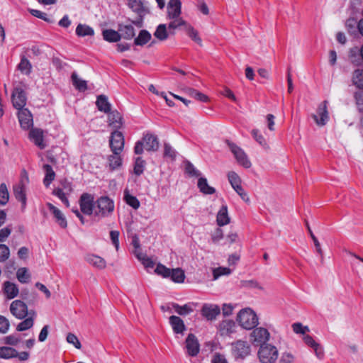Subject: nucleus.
<instances>
[{
    "instance_id": "f257e3e1",
    "label": "nucleus",
    "mask_w": 363,
    "mask_h": 363,
    "mask_svg": "<svg viewBox=\"0 0 363 363\" xmlns=\"http://www.w3.org/2000/svg\"><path fill=\"white\" fill-rule=\"evenodd\" d=\"M237 321L245 330H252L259 324V318L256 313L250 308L240 311L237 315Z\"/></svg>"
},
{
    "instance_id": "f03ea898",
    "label": "nucleus",
    "mask_w": 363,
    "mask_h": 363,
    "mask_svg": "<svg viewBox=\"0 0 363 363\" xmlns=\"http://www.w3.org/2000/svg\"><path fill=\"white\" fill-rule=\"evenodd\" d=\"M13 91L11 95V100L13 106L15 108L21 110L25 108L26 104V95L25 90L26 85L22 82H16L13 83Z\"/></svg>"
},
{
    "instance_id": "7ed1b4c3",
    "label": "nucleus",
    "mask_w": 363,
    "mask_h": 363,
    "mask_svg": "<svg viewBox=\"0 0 363 363\" xmlns=\"http://www.w3.org/2000/svg\"><path fill=\"white\" fill-rule=\"evenodd\" d=\"M29 182L28 175L26 170L21 173L19 182L13 186V194L17 200L21 202L24 208L26 205V187Z\"/></svg>"
},
{
    "instance_id": "20e7f679",
    "label": "nucleus",
    "mask_w": 363,
    "mask_h": 363,
    "mask_svg": "<svg viewBox=\"0 0 363 363\" xmlns=\"http://www.w3.org/2000/svg\"><path fill=\"white\" fill-rule=\"evenodd\" d=\"M277 348L270 344L261 345L258 351V357L262 363H274L278 358Z\"/></svg>"
},
{
    "instance_id": "39448f33",
    "label": "nucleus",
    "mask_w": 363,
    "mask_h": 363,
    "mask_svg": "<svg viewBox=\"0 0 363 363\" xmlns=\"http://www.w3.org/2000/svg\"><path fill=\"white\" fill-rule=\"evenodd\" d=\"M96 210L94 213L96 216H108L114 210V203L108 196H101L96 201Z\"/></svg>"
},
{
    "instance_id": "423d86ee",
    "label": "nucleus",
    "mask_w": 363,
    "mask_h": 363,
    "mask_svg": "<svg viewBox=\"0 0 363 363\" xmlns=\"http://www.w3.org/2000/svg\"><path fill=\"white\" fill-rule=\"evenodd\" d=\"M270 333L267 328L255 327L250 334V341L255 346H261L267 344L269 340Z\"/></svg>"
},
{
    "instance_id": "0eeeda50",
    "label": "nucleus",
    "mask_w": 363,
    "mask_h": 363,
    "mask_svg": "<svg viewBox=\"0 0 363 363\" xmlns=\"http://www.w3.org/2000/svg\"><path fill=\"white\" fill-rule=\"evenodd\" d=\"M128 4L129 8L138 16L136 20L131 22L137 27L142 28L143 26V18L148 12L147 9L140 0H129Z\"/></svg>"
},
{
    "instance_id": "6e6552de",
    "label": "nucleus",
    "mask_w": 363,
    "mask_h": 363,
    "mask_svg": "<svg viewBox=\"0 0 363 363\" xmlns=\"http://www.w3.org/2000/svg\"><path fill=\"white\" fill-rule=\"evenodd\" d=\"M96 204L94 197L89 193H83L79 199L80 211L83 214L91 216L94 213V208Z\"/></svg>"
},
{
    "instance_id": "1a4fd4ad",
    "label": "nucleus",
    "mask_w": 363,
    "mask_h": 363,
    "mask_svg": "<svg viewBox=\"0 0 363 363\" xmlns=\"http://www.w3.org/2000/svg\"><path fill=\"white\" fill-rule=\"evenodd\" d=\"M227 144L238 163L245 168H250L252 164L245 151L233 143L227 141Z\"/></svg>"
},
{
    "instance_id": "9d476101",
    "label": "nucleus",
    "mask_w": 363,
    "mask_h": 363,
    "mask_svg": "<svg viewBox=\"0 0 363 363\" xmlns=\"http://www.w3.org/2000/svg\"><path fill=\"white\" fill-rule=\"evenodd\" d=\"M124 137L121 132L114 130L111 133L109 145L112 152H122L124 147Z\"/></svg>"
},
{
    "instance_id": "9b49d317",
    "label": "nucleus",
    "mask_w": 363,
    "mask_h": 363,
    "mask_svg": "<svg viewBox=\"0 0 363 363\" xmlns=\"http://www.w3.org/2000/svg\"><path fill=\"white\" fill-rule=\"evenodd\" d=\"M232 353L236 358H245L250 353V346L243 340H238L232 343Z\"/></svg>"
},
{
    "instance_id": "f8f14e48",
    "label": "nucleus",
    "mask_w": 363,
    "mask_h": 363,
    "mask_svg": "<svg viewBox=\"0 0 363 363\" xmlns=\"http://www.w3.org/2000/svg\"><path fill=\"white\" fill-rule=\"evenodd\" d=\"M10 311L13 316L18 319H23L28 314L27 305L21 300L13 301L10 306Z\"/></svg>"
},
{
    "instance_id": "ddd939ff",
    "label": "nucleus",
    "mask_w": 363,
    "mask_h": 363,
    "mask_svg": "<svg viewBox=\"0 0 363 363\" xmlns=\"http://www.w3.org/2000/svg\"><path fill=\"white\" fill-rule=\"evenodd\" d=\"M186 353L190 357H196L199 353L200 345L197 337L192 333L188 335L185 340Z\"/></svg>"
},
{
    "instance_id": "4468645a",
    "label": "nucleus",
    "mask_w": 363,
    "mask_h": 363,
    "mask_svg": "<svg viewBox=\"0 0 363 363\" xmlns=\"http://www.w3.org/2000/svg\"><path fill=\"white\" fill-rule=\"evenodd\" d=\"M201 313L207 320H213L220 313V308L216 304L204 303L201 308Z\"/></svg>"
},
{
    "instance_id": "2eb2a0df",
    "label": "nucleus",
    "mask_w": 363,
    "mask_h": 363,
    "mask_svg": "<svg viewBox=\"0 0 363 363\" xmlns=\"http://www.w3.org/2000/svg\"><path fill=\"white\" fill-rule=\"evenodd\" d=\"M318 114L312 116L316 124L319 126L325 125L329 119L328 112L327 110V101H324L321 103L317 110Z\"/></svg>"
},
{
    "instance_id": "dca6fc26",
    "label": "nucleus",
    "mask_w": 363,
    "mask_h": 363,
    "mask_svg": "<svg viewBox=\"0 0 363 363\" xmlns=\"http://www.w3.org/2000/svg\"><path fill=\"white\" fill-rule=\"evenodd\" d=\"M47 206L49 208L55 222L62 228H66L67 227V221L64 213L50 203H47Z\"/></svg>"
},
{
    "instance_id": "f3484780",
    "label": "nucleus",
    "mask_w": 363,
    "mask_h": 363,
    "mask_svg": "<svg viewBox=\"0 0 363 363\" xmlns=\"http://www.w3.org/2000/svg\"><path fill=\"white\" fill-rule=\"evenodd\" d=\"M18 118L22 128L27 130L33 125V116L28 108L18 110Z\"/></svg>"
},
{
    "instance_id": "a211bd4d",
    "label": "nucleus",
    "mask_w": 363,
    "mask_h": 363,
    "mask_svg": "<svg viewBox=\"0 0 363 363\" xmlns=\"http://www.w3.org/2000/svg\"><path fill=\"white\" fill-rule=\"evenodd\" d=\"M182 3L180 0H169L167 4V16L169 18L180 16Z\"/></svg>"
},
{
    "instance_id": "6ab92c4d",
    "label": "nucleus",
    "mask_w": 363,
    "mask_h": 363,
    "mask_svg": "<svg viewBox=\"0 0 363 363\" xmlns=\"http://www.w3.org/2000/svg\"><path fill=\"white\" fill-rule=\"evenodd\" d=\"M304 342L310 347L313 348L318 358L321 359L323 357L324 352L323 347L315 341V340L308 335L303 337Z\"/></svg>"
},
{
    "instance_id": "aec40b11",
    "label": "nucleus",
    "mask_w": 363,
    "mask_h": 363,
    "mask_svg": "<svg viewBox=\"0 0 363 363\" xmlns=\"http://www.w3.org/2000/svg\"><path fill=\"white\" fill-rule=\"evenodd\" d=\"M142 141L145 145V149L147 151H156L159 147V142L157 136L152 134L144 135Z\"/></svg>"
},
{
    "instance_id": "412c9836",
    "label": "nucleus",
    "mask_w": 363,
    "mask_h": 363,
    "mask_svg": "<svg viewBox=\"0 0 363 363\" xmlns=\"http://www.w3.org/2000/svg\"><path fill=\"white\" fill-rule=\"evenodd\" d=\"M108 125L115 129H119L123 125L122 116L117 111L108 112Z\"/></svg>"
},
{
    "instance_id": "4be33fe9",
    "label": "nucleus",
    "mask_w": 363,
    "mask_h": 363,
    "mask_svg": "<svg viewBox=\"0 0 363 363\" xmlns=\"http://www.w3.org/2000/svg\"><path fill=\"white\" fill-rule=\"evenodd\" d=\"M84 259L89 264L100 269H104L106 266L104 258L94 254L86 255Z\"/></svg>"
},
{
    "instance_id": "5701e85b",
    "label": "nucleus",
    "mask_w": 363,
    "mask_h": 363,
    "mask_svg": "<svg viewBox=\"0 0 363 363\" xmlns=\"http://www.w3.org/2000/svg\"><path fill=\"white\" fill-rule=\"evenodd\" d=\"M169 323L172 325L173 331L177 334H183L184 331L186 330L184 321L178 316H170Z\"/></svg>"
},
{
    "instance_id": "b1692460",
    "label": "nucleus",
    "mask_w": 363,
    "mask_h": 363,
    "mask_svg": "<svg viewBox=\"0 0 363 363\" xmlns=\"http://www.w3.org/2000/svg\"><path fill=\"white\" fill-rule=\"evenodd\" d=\"M216 221L219 226H223L230 223V218L228 216V207L226 205H223L218 211Z\"/></svg>"
},
{
    "instance_id": "393cba45",
    "label": "nucleus",
    "mask_w": 363,
    "mask_h": 363,
    "mask_svg": "<svg viewBox=\"0 0 363 363\" xmlns=\"http://www.w3.org/2000/svg\"><path fill=\"white\" fill-rule=\"evenodd\" d=\"M349 57L352 62L360 65L363 62V45L360 48L354 47L350 51Z\"/></svg>"
},
{
    "instance_id": "a878e982",
    "label": "nucleus",
    "mask_w": 363,
    "mask_h": 363,
    "mask_svg": "<svg viewBox=\"0 0 363 363\" xmlns=\"http://www.w3.org/2000/svg\"><path fill=\"white\" fill-rule=\"evenodd\" d=\"M30 140L40 149L44 147L43 131L40 129H32L30 132Z\"/></svg>"
},
{
    "instance_id": "bb28decb",
    "label": "nucleus",
    "mask_w": 363,
    "mask_h": 363,
    "mask_svg": "<svg viewBox=\"0 0 363 363\" xmlns=\"http://www.w3.org/2000/svg\"><path fill=\"white\" fill-rule=\"evenodd\" d=\"M235 323L232 320H223L219 325V330L222 335H227L235 331Z\"/></svg>"
},
{
    "instance_id": "cd10ccee",
    "label": "nucleus",
    "mask_w": 363,
    "mask_h": 363,
    "mask_svg": "<svg viewBox=\"0 0 363 363\" xmlns=\"http://www.w3.org/2000/svg\"><path fill=\"white\" fill-rule=\"evenodd\" d=\"M4 293L8 298L12 299L18 294V288L15 284L7 281L4 284Z\"/></svg>"
},
{
    "instance_id": "c85d7f7f",
    "label": "nucleus",
    "mask_w": 363,
    "mask_h": 363,
    "mask_svg": "<svg viewBox=\"0 0 363 363\" xmlns=\"http://www.w3.org/2000/svg\"><path fill=\"white\" fill-rule=\"evenodd\" d=\"M102 34L104 39L110 43L118 42L121 38V34L112 29L104 30Z\"/></svg>"
},
{
    "instance_id": "c756f323",
    "label": "nucleus",
    "mask_w": 363,
    "mask_h": 363,
    "mask_svg": "<svg viewBox=\"0 0 363 363\" xmlns=\"http://www.w3.org/2000/svg\"><path fill=\"white\" fill-rule=\"evenodd\" d=\"M98 109L104 113H108L111 111V104L108 98L105 95H99L96 101Z\"/></svg>"
},
{
    "instance_id": "7c9ffc66",
    "label": "nucleus",
    "mask_w": 363,
    "mask_h": 363,
    "mask_svg": "<svg viewBox=\"0 0 363 363\" xmlns=\"http://www.w3.org/2000/svg\"><path fill=\"white\" fill-rule=\"evenodd\" d=\"M118 31L121 33V38L127 40L132 39L135 35V29L131 25H119Z\"/></svg>"
},
{
    "instance_id": "2f4dec72",
    "label": "nucleus",
    "mask_w": 363,
    "mask_h": 363,
    "mask_svg": "<svg viewBox=\"0 0 363 363\" xmlns=\"http://www.w3.org/2000/svg\"><path fill=\"white\" fill-rule=\"evenodd\" d=\"M197 186L200 191L204 194H213L216 192V189L208 185L205 177H200L199 179Z\"/></svg>"
},
{
    "instance_id": "473e14b6",
    "label": "nucleus",
    "mask_w": 363,
    "mask_h": 363,
    "mask_svg": "<svg viewBox=\"0 0 363 363\" xmlns=\"http://www.w3.org/2000/svg\"><path fill=\"white\" fill-rule=\"evenodd\" d=\"M76 34L79 37L92 36L94 30L88 25L79 23L76 28Z\"/></svg>"
},
{
    "instance_id": "72a5a7b5",
    "label": "nucleus",
    "mask_w": 363,
    "mask_h": 363,
    "mask_svg": "<svg viewBox=\"0 0 363 363\" xmlns=\"http://www.w3.org/2000/svg\"><path fill=\"white\" fill-rule=\"evenodd\" d=\"M121 152H113V155L108 157L109 167L112 170H114L122 164Z\"/></svg>"
},
{
    "instance_id": "f704fd0d",
    "label": "nucleus",
    "mask_w": 363,
    "mask_h": 363,
    "mask_svg": "<svg viewBox=\"0 0 363 363\" xmlns=\"http://www.w3.org/2000/svg\"><path fill=\"white\" fill-rule=\"evenodd\" d=\"M151 39V34L146 30H142L138 36L135 38L134 43L137 45L143 46Z\"/></svg>"
},
{
    "instance_id": "c9c22d12",
    "label": "nucleus",
    "mask_w": 363,
    "mask_h": 363,
    "mask_svg": "<svg viewBox=\"0 0 363 363\" xmlns=\"http://www.w3.org/2000/svg\"><path fill=\"white\" fill-rule=\"evenodd\" d=\"M169 277L175 283H183L185 279V274L180 268L172 269L170 271Z\"/></svg>"
},
{
    "instance_id": "e433bc0d",
    "label": "nucleus",
    "mask_w": 363,
    "mask_h": 363,
    "mask_svg": "<svg viewBox=\"0 0 363 363\" xmlns=\"http://www.w3.org/2000/svg\"><path fill=\"white\" fill-rule=\"evenodd\" d=\"M352 81L354 85L363 89V69H355L352 73Z\"/></svg>"
},
{
    "instance_id": "4c0bfd02",
    "label": "nucleus",
    "mask_w": 363,
    "mask_h": 363,
    "mask_svg": "<svg viewBox=\"0 0 363 363\" xmlns=\"http://www.w3.org/2000/svg\"><path fill=\"white\" fill-rule=\"evenodd\" d=\"M124 200L128 205L135 210L140 207L139 200L135 196L130 194L128 189L124 191Z\"/></svg>"
},
{
    "instance_id": "58836bf2",
    "label": "nucleus",
    "mask_w": 363,
    "mask_h": 363,
    "mask_svg": "<svg viewBox=\"0 0 363 363\" xmlns=\"http://www.w3.org/2000/svg\"><path fill=\"white\" fill-rule=\"evenodd\" d=\"M172 308L176 313L181 315H185L193 311V308L190 304L179 306L178 303H172Z\"/></svg>"
},
{
    "instance_id": "ea45409f",
    "label": "nucleus",
    "mask_w": 363,
    "mask_h": 363,
    "mask_svg": "<svg viewBox=\"0 0 363 363\" xmlns=\"http://www.w3.org/2000/svg\"><path fill=\"white\" fill-rule=\"evenodd\" d=\"M72 80L73 85L80 91H84L87 89L86 82L82 80L78 77L76 72H73L72 74Z\"/></svg>"
},
{
    "instance_id": "a19ab883",
    "label": "nucleus",
    "mask_w": 363,
    "mask_h": 363,
    "mask_svg": "<svg viewBox=\"0 0 363 363\" xmlns=\"http://www.w3.org/2000/svg\"><path fill=\"white\" fill-rule=\"evenodd\" d=\"M31 65L30 62L25 57H22L21 62L18 65V69L23 74L28 75L31 70Z\"/></svg>"
},
{
    "instance_id": "79ce46f5",
    "label": "nucleus",
    "mask_w": 363,
    "mask_h": 363,
    "mask_svg": "<svg viewBox=\"0 0 363 363\" xmlns=\"http://www.w3.org/2000/svg\"><path fill=\"white\" fill-rule=\"evenodd\" d=\"M17 350L10 347H0V357L3 359H10L16 357Z\"/></svg>"
},
{
    "instance_id": "37998d69",
    "label": "nucleus",
    "mask_w": 363,
    "mask_h": 363,
    "mask_svg": "<svg viewBox=\"0 0 363 363\" xmlns=\"http://www.w3.org/2000/svg\"><path fill=\"white\" fill-rule=\"evenodd\" d=\"M16 277L21 283H28L30 281V275L26 267L19 268L16 272Z\"/></svg>"
},
{
    "instance_id": "c03bdc74",
    "label": "nucleus",
    "mask_w": 363,
    "mask_h": 363,
    "mask_svg": "<svg viewBox=\"0 0 363 363\" xmlns=\"http://www.w3.org/2000/svg\"><path fill=\"white\" fill-rule=\"evenodd\" d=\"M155 38L160 40H165L168 38V33L165 24H160L154 33Z\"/></svg>"
},
{
    "instance_id": "a18cd8bd",
    "label": "nucleus",
    "mask_w": 363,
    "mask_h": 363,
    "mask_svg": "<svg viewBox=\"0 0 363 363\" xmlns=\"http://www.w3.org/2000/svg\"><path fill=\"white\" fill-rule=\"evenodd\" d=\"M186 31L189 38H191L192 40L198 43L200 46H202V40L201 38L199 36L198 31L195 30L194 27H192L190 24L186 25Z\"/></svg>"
},
{
    "instance_id": "49530a36",
    "label": "nucleus",
    "mask_w": 363,
    "mask_h": 363,
    "mask_svg": "<svg viewBox=\"0 0 363 363\" xmlns=\"http://www.w3.org/2000/svg\"><path fill=\"white\" fill-rule=\"evenodd\" d=\"M228 179L233 189L241 185V179L240 177L233 171L228 173Z\"/></svg>"
},
{
    "instance_id": "de8ad7c7",
    "label": "nucleus",
    "mask_w": 363,
    "mask_h": 363,
    "mask_svg": "<svg viewBox=\"0 0 363 363\" xmlns=\"http://www.w3.org/2000/svg\"><path fill=\"white\" fill-rule=\"evenodd\" d=\"M145 162L140 157H138L135 159L134 165V174L137 176L141 175L145 169Z\"/></svg>"
},
{
    "instance_id": "09e8293b",
    "label": "nucleus",
    "mask_w": 363,
    "mask_h": 363,
    "mask_svg": "<svg viewBox=\"0 0 363 363\" xmlns=\"http://www.w3.org/2000/svg\"><path fill=\"white\" fill-rule=\"evenodd\" d=\"M171 19L172 21L168 25L169 29H176L179 26H184V29L186 30V25H189L184 20H183L179 16L177 18H172Z\"/></svg>"
},
{
    "instance_id": "8fccbe9b",
    "label": "nucleus",
    "mask_w": 363,
    "mask_h": 363,
    "mask_svg": "<svg viewBox=\"0 0 363 363\" xmlns=\"http://www.w3.org/2000/svg\"><path fill=\"white\" fill-rule=\"evenodd\" d=\"M9 199V194L6 185L2 183L0 185V203L5 205Z\"/></svg>"
},
{
    "instance_id": "3c124183",
    "label": "nucleus",
    "mask_w": 363,
    "mask_h": 363,
    "mask_svg": "<svg viewBox=\"0 0 363 363\" xmlns=\"http://www.w3.org/2000/svg\"><path fill=\"white\" fill-rule=\"evenodd\" d=\"M33 325V318L30 316L20 323L16 328L18 331H23L30 328Z\"/></svg>"
},
{
    "instance_id": "603ef678",
    "label": "nucleus",
    "mask_w": 363,
    "mask_h": 363,
    "mask_svg": "<svg viewBox=\"0 0 363 363\" xmlns=\"http://www.w3.org/2000/svg\"><path fill=\"white\" fill-rule=\"evenodd\" d=\"M170 271L171 269L166 267L162 264H158L155 269V272L157 274L162 276L164 278H168L170 277Z\"/></svg>"
},
{
    "instance_id": "864d4df0",
    "label": "nucleus",
    "mask_w": 363,
    "mask_h": 363,
    "mask_svg": "<svg viewBox=\"0 0 363 363\" xmlns=\"http://www.w3.org/2000/svg\"><path fill=\"white\" fill-rule=\"evenodd\" d=\"M231 274V269H230L228 267H218L213 269V279H218L220 276L223 275H229Z\"/></svg>"
},
{
    "instance_id": "5fc2aeb1",
    "label": "nucleus",
    "mask_w": 363,
    "mask_h": 363,
    "mask_svg": "<svg viewBox=\"0 0 363 363\" xmlns=\"http://www.w3.org/2000/svg\"><path fill=\"white\" fill-rule=\"evenodd\" d=\"M252 135L253 138L262 146L267 147V143L264 136L259 133L257 129H253L252 130Z\"/></svg>"
},
{
    "instance_id": "6e6d98bb",
    "label": "nucleus",
    "mask_w": 363,
    "mask_h": 363,
    "mask_svg": "<svg viewBox=\"0 0 363 363\" xmlns=\"http://www.w3.org/2000/svg\"><path fill=\"white\" fill-rule=\"evenodd\" d=\"M10 256V250L4 244H0V262L6 261Z\"/></svg>"
},
{
    "instance_id": "4d7b16f0",
    "label": "nucleus",
    "mask_w": 363,
    "mask_h": 363,
    "mask_svg": "<svg viewBox=\"0 0 363 363\" xmlns=\"http://www.w3.org/2000/svg\"><path fill=\"white\" fill-rule=\"evenodd\" d=\"M293 331L296 334L306 335L309 332L308 326L303 325L301 323H295L292 325Z\"/></svg>"
},
{
    "instance_id": "13d9d810",
    "label": "nucleus",
    "mask_w": 363,
    "mask_h": 363,
    "mask_svg": "<svg viewBox=\"0 0 363 363\" xmlns=\"http://www.w3.org/2000/svg\"><path fill=\"white\" fill-rule=\"evenodd\" d=\"M186 172L191 177H199L201 172L195 168V167L190 162H187L185 165Z\"/></svg>"
},
{
    "instance_id": "bf43d9fd",
    "label": "nucleus",
    "mask_w": 363,
    "mask_h": 363,
    "mask_svg": "<svg viewBox=\"0 0 363 363\" xmlns=\"http://www.w3.org/2000/svg\"><path fill=\"white\" fill-rule=\"evenodd\" d=\"M137 257L142 262L145 268H153L155 263L150 258L140 253L137 255Z\"/></svg>"
},
{
    "instance_id": "052dcab7",
    "label": "nucleus",
    "mask_w": 363,
    "mask_h": 363,
    "mask_svg": "<svg viewBox=\"0 0 363 363\" xmlns=\"http://www.w3.org/2000/svg\"><path fill=\"white\" fill-rule=\"evenodd\" d=\"M164 157H169L172 160H174L176 157V151L174 148L168 143L164 145Z\"/></svg>"
},
{
    "instance_id": "680f3d73",
    "label": "nucleus",
    "mask_w": 363,
    "mask_h": 363,
    "mask_svg": "<svg viewBox=\"0 0 363 363\" xmlns=\"http://www.w3.org/2000/svg\"><path fill=\"white\" fill-rule=\"evenodd\" d=\"M67 341L68 343L73 345V346L77 349H81L82 345L77 338V337L73 333H69L67 335Z\"/></svg>"
},
{
    "instance_id": "e2e57ef3",
    "label": "nucleus",
    "mask_w": 363,
    "mask_h": 363,
    "mask_svg": "<svg viewBox=\"0 0 363 363\" xmlns=\"http://www.w3.org/2000/svg\"><path fill=\"white\" fill-rule=\"evenodd\" d=\"M354 96L358 110L363 112V90L355 92Z\"/></svg>"
},
{
    "instance_id": "0e129e2a",
    "label": "nucleus",
    "mask_w": 363,
    "mask_h": 363,
    "mask_svg": "<svg viewBox=\"0 0 363 363\" xmlns=\"http://www.w3.org/2000/svg\"><path fill=\"white\" fill-rule=\"evenodd\" d=\"M119 231L111 230L110 232V238L113 245L115 246L116 250L119 248Z\"/></svg>"
},
{
    "instance_id": "69168bd1",
    "label": "nucleus",
    "mask_w": 363,
    "mask_h": 363,
    "mask_svg": "<svg viewBox=\"0 0 363 363\" xmlns=\"http://www.w3.org/2000/svg\"><path fill=\"white\" fill-rule=\"evenodd\" d=\"M9 328V321L4 316L0 315V333H6Z\"/></svg>"
},
{
    "instance_id": "338daca9",
    "label": "nucleus",
    "mask_w": 363,
    "mask_h": 363,
    "mask_svg": "<svg viewBox=\"0 0 363 363\" xmlns=\"http://www.w3.org/2000/svg\"><path fill=\"white\" fill-rule=\"evenodd\" d=\"M279 363H294V357L288 352L283 353L279 359Z\"/></svg>"
},
{
    "instance_id": "774afa93",
    "label": "nucleus",
    "mask_w": 363,
    "mask_h": 363,
    "mask_svg": "<svg viewBox=\"0 0 363 363\" xmlns=\"http://www.w3.org/2000/svg\"><path fill=\"white\" fill-rule=\"evenodd\" d=\"M211 363H228V362L224 355L216 353L213 356V357L211 359Z\"/></svg>"
}]
</instances>
